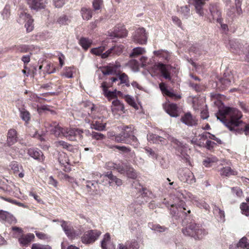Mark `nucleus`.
Instances as JSON below:
<instances>
[{
  "label": "nucleus",
  "mask_w": 249,
  "mask_h": 249,
  "mask_svg": "<svg viewBox=\"0 0 249 249\" xmlns=\"http://www.w3.org/2000/svg\"><path fill=\"white\" fill-rule=\"evenodd\" d=\"M147 140L153 143H160L162 145L166 144L167 142L165 138L154 134L147 135Z\"/></svg>",
  "instance_id": "21"
},
{
  "label": "nucleus",
  "mask_w": 249,
  "mask_h": 249,
  "mask_svg": "<svg viewBox=\"0 0 249 249\" xmlns=\"http://www.w3.org/2000/svg\"><path fill=\"white\" fill-rule=\"evenodd\" d=\"M197 206L200 208H203L206 210H209V206L205 202L201 201L197 203Z\"/></svg>",
  "instance_id": "58"
},
{
  "label": "nucleus",
  "mask_w": 249,
  "mask_h": 249,
  "mask_svg": "<svg viewBox=\"0 0 249 249\" xmlns=\"http://www.w3.org/2000/svg\"><path fill=\"white\" fill-rule=\"evenodd\" d=\"M18 21L21 24L25 22V27L27 32H30L33 30V19L29 14L25 12H21L20 13Z\"/></svg>",
  "instance_id": "9"
},
{
  "label": "nucleus",
  "mask_w": 249,
  "mask_h": 249,
  "mask_svg": "<svg viewBox=\"0 0 249 249\" xmlns=\"http://www.w3.org/2000/svg\"><path fill=\"white\" fill-rule=\"evenodd\" d=\"M180 120L182 123L189 126H195L197 124V120L189 112L186 113L182 116Z\"/></svg>",
  "instance_id": "16"
},
{
  "label": "nucleus",
  "mask_w": 249,
  "mask_h": 249,
  "mask_svg": "<svg viewBox=\"0 0 249 249\" xmlns=\"http://www.w3.org/2000/svg\"><path fill=\"white\" fill-rule=\"evenodd\" d=\"M125 174L128 178L133 179H135L137 177V175L135 171L133 168L130 167L125 166Z\"/></svg>",
  "instance_id": "33"
},
{
  "label": "nucleus",
  "mask_w": 249,
  "mask_h": 249,
  "mask_svg": "<svg viewBox=\"0 0 249 249\" xmlns=\"http://www.w3.org/2000/svg\"><path fill=\"white\" fill-rule=\"evenodd\" d=\"M0 220L3 222L12 223L15 221V217L9 213L0 210Z\"/></svg>",
  "instance_id": "26"
},
{
  "label": "nucleus",
  "mask_w": 249,
  "mask_h": 249,
  "mask_svg": "<svg viewBox=\"0 0 249 249\" xmlns=\"http://www.w3.org/2000/svg\"><path fill=\"white\" fill-rule=\"evenodd\" d=\"M57 181L53 178L52 176H50L48 178V183L50 185H53L54 187H56L57 186Z\"/></svg>",
  "instance_id": "64"
},
{
  "label": "nucleus",
  "mask_w": 249,
  "mask_h": 249,
  "mask_svg": "<svg viewBox=\"0 0 249 249\" xmlns=\"http://www.w3.org/2000/svg\"><path fill=\"white\" fill-rule=\"evenodd\" d=\"M191 143L193 144H196L199 146H204L205 142H203L199 141L197 139H193L191 140Z\"/></svg>",
  "instance_id": "63"
},
{
  "label": "nucleus",
  "mask_w": 249,
  "mask_h": 249,
  "mask_svg": "<svg viewBox=\"0 0 249 249\" xmlns=\"http://www.w3.org/2000/svg\"><path fill=\"white\" fill-rule=\"evenodd\" d=\"M157 66L164 78L166 79L171 80V78L170 73L165 65L159 63L157 64Z\"/></svg>",
  "instance_id": "28"
},
{
  "label": "nucleus",
  "mask_w": 249,
  "mask_h": 249,
  "mask_svg": "<svg viewBox=\"0 0 249 249\" xmlns=\"http://www.w3.org/2000/svg\"><path fill=\"white\" fill-rule=\"evenodd\" d=\"M102 249H115L114 245L110 242V236L109 233L104 235V238L101 242Z\"/></svg>",
  "instance_id": "24"
},
{
  "label": "nucleus",
  "mask_w": 249,
  "mask_h": 249,
  "mask_svg": "<svg viewBox=\"0 0 249 249\" xmlns=\"http://www.w3.org/2000/svg\"><path fill=\"white\" fill-rule=\"evenodd\" d=\"M20 117L21 119L26 122L29 121L30 119V114L27 110L24 108L19 109Z\"/></svg>",
  "instance_id": "34"
},
{
  "label": "nucleus",
  "mask_w": 249,
  "mask_h": 249,
  "mask_svg": "<svg viewBox=\"0 0 249 249\" xmlns=\"http://www.w3.org/2000/svg\"><path fill=\"white\" fill-rule=\"evenodd\" d=\"M183 192L185 193V191L182 190L177 191L174 203L171 205L170 213L176 219L182 218L186 215L187 213H191L190 209L188 208L183 201V199L186 198Z\"/></svg>",
  "instance_id": "2"
},
{
  "label": "nucleus",
  "mask_w": 249,
  "mask_h": 249,
  "mask_svg": "<svg viewBox=\"0 0 249 249\" xmlns=\"http://www.w3.org/2000/svg\"><path fill=\"white\" fill-rule=\"evenodd\" d=\"M44 126L47 129V131H50L56 137H61L63 136V131L64 129L56 124V123L50 124L49 122H45Z\"/></svg>",
  "instance_id": "13"
},
{
  "label": "nucleus",
  "mask_w": 249,
  "mask_h": 249,
  "mask_svg": "<svg viewBox=\"0 0 249 249\" xmlns=\"http://www.w3.org/2000/svg\"><path fill=\"white\" fill-rule=\"evenodd\" d=\"M105 47L100 46L98 48L92 49L90 51V52L96 55H101L102 56V53L105 51Z\"/></svg>",
  "instance_id": "46"
},
{
  "label": "nucleus",
  "mask_w": 249,
  "mask_h": 249,
  "mask_svg": "<svg viewBox=\"0 0 249 249\" xmlns=\"http://www.w3.org/2000/svg\"><path fill=\"white\" fill-rule=\"evenodd\" d=\"M58 160L60 164L65 165L69 164V159L65 153L60 154L58 157Z\"/></svg>",
  "instance_id": "48"
},
{
  "label": "nucleus",
  "mask_w": 249,
  "mask_h": 249,
  "mask_svg": "<svg viewBox=\"0 0 249 249\" xmlns=\"http://www.w3.org/2000/svg\"><path fill=\"white\" fill-rule=\"evenodd\" d=\"M31 249H52V248L48 245L34 243L32 245Z\"/></svg>",
  "instance_id": "50"
},
{
  "label": "nucleus",
  "mask_w": 249,
  "mask_h": 249,
  "mask_svg": "<svg viewBox=\"0 0 249 249\" xmlns=\"http://www.w3.org/2000/svg\"><path fill=\"white\" fill-rule=\"evenodd\" d=\"M196 235H194L193 237L195 239H201L203 236L207 234V231L203 228L201 226H198L196 231Z\"/></svg>",
  "instance_id": "31"
},
{
  "label": "nucleus",
  "mask_w": 249,
  "mask_h": 249,
  "mask_svg": "<svg viewBox=\"0 0 249 249\" xmlns=\"http://www.w3.org/2000/svg\"><path fill=\"white\" fill-rule=\"evenodd\" d=\"M81 13L84 19L89 20L92 17V12L91 10L87 8H82Z\"/></svg>",
  "instance_id": "32"
},
{
  "label": "nucleus",
  "mask_w": 249,
  "mask_h": 249,
  "mask_svg": "<svg viewBox=\"0 0 249 249\" xmlns=\"http://www.w3.org/2000/svg\"><path fill=\"white\" fill-rule=\"evenodd\" d=\"M134 133V127L133 125H130L129 126H125V143H129L134 147H136L138 146V142Z\"/></svg>",
  "instance_id": "10"
},
{
  "label": "nucleus",
  "mask_w": 249,
  "mask_h": 249,
  "mask_svg": "<svg viewBox=\"0 0 249 249\" xmlns=\"http://www.w3.org/2000/svg\"><path fill=\"white\" fill-rule=\"evenodd\" d=\"M178 11L184 17L188 16L190 14V8L188 5H184L180 7Z\"/></svg>",
  "instance_id": "47"
},
{
  "label": "nucleus",
  "mask_w": 249,
  "mask_h": 249,
  "mask_svg": "<svg viewBox=\"0 0 249 249\" xmlns=\"http://www.w3.org/2000/svg\"><path fill=\"white\" fill-rule=\"evenodd\" d=\"M98 108L94 105L91 107V114L87 112H80L79 113V120L84 121L87 124H90V128L98 131L105 130L106 124H103L100 121L95 120L97 119H100L102 117L96 115L98 112Z\"/></svg>",
  "instance_id": "3"
},
{
  "label": "nucleus",
  "mask_w": 249,
  "mask_h": 249,
  "mask_svg": "<svg viewBox=\"0 0 249 249\" xmlns=\"http://www.w3.org/2000/svg\"><path fill=\"white\" fill-rule=\"evenodd\" d=\"M149 227L153 231L159 232H162L165 231L166 228L162 227L158 224H154L153 223H149Z\"/></svg>",
  "instance_id": "44"
},
{
  "label": "nucleus",
  "mask_w": 249,
  "mask_h": 249,
  "mask_svg": "<svg viewBox=\"0 0 249 249\" xmlns=\"http://www.w3.org/2000/svg\"><path fill=\"white\" fill-rule=\"evenodd\" d=\"M232 78L233 77L231 75H229L228 77L225 75L219 79L218 85L222 90H224L231 86V82H233Z\"/></svg>",
  "instance_id": "20"
},
{
  "label": "nucleus",
  "mask_w": 249,
  "mask_h": 249,
  "mask_svg": "<svg viewBox=\"0 0 249 249\" xmlns=\"http://www.w3.org/2000/svg\"><path fill=\"white\" fill-rule=\"evenodd\" d=\"M134 41L139 44H145L147 42V36L145 30L143 28L137 29L133 36Z\"/></svg>",
  "instance_id": "11"
},
{
  "label": "nucleus",
  "mask_w": 249,
  "mask_h": 249,
  "mask_svg": "<svg viewBox=\"0 0 249 249\" xmlns=\"http://www.w3.org/2000/svg\"><path fill=\"white\" fill-rule=\"evenodd\" d=\"M12 230L13 231V236L15 238H18V239L23 234V230L20 228L17 227H12Z\"/></svg>",
  "instance_id": "43"
},
{
  "label": "nucleus",
  "mask_w": 249,
  "mask_h": 249,
  "mask_svg": "<svg viewBox=\"0 0 249 249\" xmlns=\"http://www.w3.org/2000/svg\"><path fill=\"white\" fill-rule=\"evenodd\" d=\"M35 238V235L33 233L23 234L19 238L18 241L22 246H26Z\"/></svg>",
  "instance_id": "25"
},
{
  "label": "nucleus",
  "mask_w": 249,
  "mask_h": 249,
  "mask_svg": "<svg viewBox=\"0 0 249 249\" xmlns=\"http://www.w3.org/2000/svg\"><path fill=\"white\" fill-rule=\"evenodd\" d=\"M169 139L173 143L175 144L174 146L178 153L180 154L179 156L186 162H188L189 164L190 165V157L186 152L188 147L186 145H183L182 143L173 137H170Z\"/></svg>",
  "instance_id": "6"
},
{
  "label": "nucleus",
  "mask_w": 249,
  "mask_h": 249,
  "mask_svg": "<svg viewBox=\"0 0 249 249\" xmlns=\"http://www.w3.org/2000/svg\"><path fill=\"white\" fill-rule=\"evenodd\" d=\"M70 20L65 15L60 16L57 20V22L60 25L68 24V23H70Z\"/></svg>",
  "instance_id": "45"
},
{
  "label": "nucleus",
  "mask_w": 249,
  "mask_h": 249,
  "mask_svg": "<svg viewBox=\"0 0 249 249\" xmlns=\"http://www.w3.org/2000/svg\"><path fill=\"white\" fill-rule=\"evenodd\" d=\"M18 141L17 131L13 128L8 130L7 134L6 144L10 146L15 144Z\"/></svg>",
  "instance_id": "15"
},
{
  "label": "nucleus",
  "mask_w": 249,
  "mask_h": 249,
  "mask_svg": "<svg viewBox=\"0 0 249 249\" xmlns=\"http://www.w3.org/2000/svg\"><path fill=\"white\" fill-rule=\"evenodd\" d=\"M207 134H208V132H205L203 133L202 134L199 135V136H198L199 141L203 142H204L205 141L208 140L207 139H208V136Z\"/></svg>",
  "instance_id": "61"
},
{
  "label": "nucleus",
  "mask_w": 249,
  "mask_h": 249,
  "mask_svg": "<svg viewBox=\"0 0 249 249\" xmlns=\"http://www.w3.org/2000/svg\"><path fill=\"white\" fill-rule=\"evenodd\" d=\"M91 137L96 140H101L105 139V136L102 133L92 131L91 132Z\"/></svg>",
  "instance_id": "54"
},
{
  "label": "nucleus",
  "mask_w": 249,
  "mask_h": 249,
  "mask_svg": "<svg viewBox=\"0 0 249 249\" xmlns=\"http://www.w3.org/2000/svg\"><path fill=\"white\" fill-rule=\"evenodd\" d=\"M216 118L222 122L231 131L236 134L244 132L249 136V123L244 124L240 120L242 115L238 109L230 107H224L219 110L216 114Z\"/></svg>",
  "instance_id": "1"
},
{
  "label": "nucleus",
  "mask_w": 249,
  "mask_h": 249,
  "mask_svg": "<svg viewBox=\"0 0 249 249\" xmlns=\"http://www.w3.org/2000/svg\"><path fill=\"white\" fill-rule=\"evenodd\" d=\"M131 162L134 161L135 159V154L134 151H131L129 148L125 147V157Z\"/></svg>",
  "instance_id": "42"
},
{
  "label": "nucleus",
  "mask_w": 249,
  "mask_h": 249,
  "mask_svg": "<svg viewBox=\"0 0 249 249\" xmlns=\"http://www.w3.org/2000/svg\"><path fill=\"white\" fill-rule=\"evenodd\" d=\"M75 128H64L63 131V136L70 141H76L75 139Z\"/></svg>",
  "instance_id": "27"
},
{
  "label": "nucleus",
  "mask_w": 249,
  "mask_h": 249,
  "mask_svg": "<svg viewBox=\"0 0 249 249\" xmlns=\"http://www.w3.org/2000/svg\"><path fill=\"white\" fill-rule=\"evenodd\" d=\"M248 239L246 237L241 238L239 241L237 246L243 249H249V243L248 242Z\"/></svg>",
  "instance_id": "37"
},
{
  "label": "nucleus",
  "mask_w": 249,
  "mask_h": 249,
  "mask_svg": "<svg viewBox=\"0 0 249 249\" xmlns=\"http://www.w3.org/2000/svg\"><path fill=\"white\" fill-rule=\"evenodd\" d=\"M79 43L84 49L87 50L91 44L92 41L88 38L83 37L80 39Z\"/></svg>",
  "instance_id": "35"
},
{
  "label": "nucleus",
  "mask_w": 249,
  "mask_h": 249,
  "mask_svg": "<svg viewBox=\"0 0 249 249\" xmlns=\"http://www.w3.org/2000/svg\"><path fill=\"white\" fill-rule=\"evenodd\" d=\"M132 187L139 190V194H140L138 196L135 201L139 205L148 201L149 197L151 195V192L149 191L146 188H143L140 184L138 181L135 180L133 181L132 184Z\"/></svg>",
  "instance_id": "5"
},
{
  "label": "nucleus",
  "mask_w": 249,
  "mask_h": 249,
  "mask_svg": "<svg viewBox=\"0 0 249 249\" xmlns=\"http://www.w3.org/2000/svg\"><path fill=\"white\" fill-rule=\"evenodd\" d=\"M217 158L215 157H210L206 158L203 161V165L206 167H210L212 163L216 162Z\"/></svg>",
  "instance_id": "39"
},
{
  "label": "nucleus",
  "mask_w": 249,
  "mask_h": 249,
  "mask_svg": "<svg viewBox=\"0 0 249 249\" xmlns=\"http://www.w3.org/2000/svg\"><path fill=\"white\" fill-rule=\"evenodd\" d=\"M209 11L213 20H216L218 23H221L222 20L221 18V12L216 4H211Z\"/></svg>",
  "instance_id": "14"
},
{
  "label": "nucleus",
  "mask_w": 249,
  "mask_h": 249,
  "mask_svg": "<svg viewBox=\"0 0 249 249\" xmlns=\"http://www.w3.org/2000/svg\"><path fill=\"white\" fill-rule=\"evenodd\" d=\"M242 213L246 216L249 215V207L246 203H242L240 205Z\"/></svg>",
  "instance_id": "51"
},
{
  "label": "nucleus",
  "mask_w": 249,
  "mask_h": 249,
  "mask_svg": "<svg viewBox=\"0 0 249 249\" xmlns=\"http://www.w3.org/2000/svg\"><path fill=\"white\" fill-rule=\"evenodd\" d=\"M231 192L233 195H235L237 197H240L243 195L242 190L239 187H232L231 188Z\"/></svg>",
  "instance_id": "53"
},
{
  "label": "nucleus",
  "mask_w": 249,
  "mask_h": 249,
  "mask_svg": "<svg viewBox=\"0 0 249 249\" xmlns=\"http://www.w3.org/2000/svg\"><path fill=\"white\" fill-rule=\"evenodd\" d=\"M160 88L162 93L172 98L175 99H178L181 98V96L179 95L175 94L172 90H168L165 86V84L163 83H161L159 84Z\"/></svg>",
  "instance_id": "23"
},
{
  "label": "nucleus",
  "mask_w": 249,
  "mask_h": 249,
  "mask_svg": "<svg viewBox=\"0 0 249 249\" xmlns=\"http://www.w3.org/2000/svg\"><path fill=\"white\" fill-rule=\"evenodd\" d=\"M127 65L131 68L133 71H137L139 70L140 64L138 61L132 59L129 61Z\"/></svg>",
  "instance_id": "38"
},
{
  "label": "nucleus",
  "mask_w": 249,
  "mask_h": 249,
  "mask_svg": "<svg viewBox=\"0 0 249 249\" xmlns=\"http://www.w3.org/2000/svg\"><path fill=\"white\" fill-rule=\"evenodd\" d=\"M166 112L171 117H177L178 116V107L175 104H169L165 107Z\"/></svg>",
  "instance_id": "22"
},
{
  "label": "nucleus",
  "mask_w": 249,
  "mask_h": 249,
  "mask_svg": "<svg viewBox=\"0 0 249 249\" xmlns=\"http://www.w3.org/2000/svg\"><path fill=\"white\" fill-rule=\"evenodd\" d=\"M229 43L232 52L238 53L239 55L245 54L246 57V60L249 61V45H248L245 50H244V47L238 41L231 40Z\"/></svg>",
  "instance_id": "7"
},
{
  "label": "nucleus",
  "mask_w": 249,
  "mask_h": 249,
  "mask_svg": "<svg viewBox=\"0 0 249 249\" xmlns=\"http://www.w3.org/2000/svg\"><path fill=\"white\" fill-rule=\"evenodd\" d=\"M62 75L68 78H72L73 77V73L71 68L66 69L65 72L63 73Z\"/></svg>",
  "instance_id": "59"
},
{
  "label": "nucleus",
  "mask_w": 249,
  "mask_h": 249,
  "mask_svg": "<svg viewBox=\"0 0 249 249\" xmlns=\"http://www.w3.org/2000/svg\"><path fill=\"white\" fill-rule=\"evenodd\" d=\"M119 67L117 65L111 66H108L107 67H100L99 69L105 75H117V77H112L111 80L112 83L115 82L118 80L120 81V83L123 84L124 83V73L120 74V71L118 69Z\"/></svg>",
  "instance_id": "4"
},
{
  "label": "nucleus",
  "mask_w": 249,
  "mask_h": 249,
  "mask_svg": "<svg viewBox=\"0 0 249 249\" xmlns=\"http://www.w3.org/2000/svg\"><path fill=\"white\" fill-rule=\"evenodd\" d=\"M103 4L102 0H94L92 4L95 10H99Z\"/></svg>",
  "instance_id": "57"
},
{
  "label": "nucleus",
  "mask_w": 249,
  "mask_h": 249,
  "mask_svg": "<svg viewBox=\"0 0 249 249\" xmlns=\"http://www.w3.org/2000/svg\"><path fill=\"white\" fill-rule=\"evenodd\" d=\"M11 170L13 171L14 173H17L19 171L20 169H22V167L19 166L17 161H13L10 164Z\"/></svg>",
  "instance_id": "49"
},
{
  "label": "nucleus",
  "mask_w": 249,
  "mask_h": 249,
  "mask_svg": "<svg viewBox=\"0 0 249 249\" xmlns=\"http://www.w3.org/2000/svg\"><path fill=\"white\" fill-rule=\"evenodd\" d=\"M28 154L35 159L39 160H43V156L42 152L37 149H30L28 150Z\"/></svg>",
  "instance_id": "29"
},
{
  "label": "nucleus",
  "mask_w": 249,
  "mask_h": 249,
  "mask_svg": "<svg viewBox=\"0 0 249 249\" xmlns=\"http://www.w3.org/2000/svg\"><path fill=\"white\" fill-rule=\"evenodd\" d=\"M218 172L222 177H229L231 176H236L238 174L237 171L231 169L229 165H223Z\"/></svg>",
  "instance_id": "17"
},
{
  "label": "nucleus",
  "mask_w": 249,
  "mask_h": 249,
  "mask_svg": "<svg viewBox=\"0 0 249 249\" xmlns=\"http://www.w3.org/2000/svg\"><path fill=\"white\" fill-rule=\"evenodd\" d=\"M112 104L116 107V109L117 110H123L124 108V106L119 100L116 99L112 102Z\"/></svg>",
  "instance_id": "56"
},
{
  "label": "nucleus",
  "mask_w": 249,
  "mask_h": 249,
  "mask_svg": "<svg viewBox=\"0 0 249 249\" xmlns=\"http://www.w3.org/2000/svg\"><path fill=\"white\" fill-rule=\"evenodd\" d=\"M30 8L37 10L44 8L47 3V0H27Z\"/></svg>",
  "instance_id": "19"
},
{
  "label": "nucleus",
  "mask_w": 249,
  "mask_h": 249,
  "mask_svg": "<svg viewBox=\"0 0 249 249\" xmlns=\"http://www.w3.org/2000/svg\"><path fill=\"white\" fill-rule=\"evenodd\" d=\"M75 139L78 138L79 140H81L84 138L83 133L84 130L80 128H75Z\"/></svg>",
  "instance_id": "52"
},
{
  "label": "nucleus",
  "mask_w": 249,
  "mask_h": 249,
  "mask_svg": "<svg viewBox=\"0 0 249 249\" xmlns=\"http://www.w3.org/2000/svg\"><path fill=\"white\" fill-rule=\"evenodd\" d=\"M178 178L181 181L187 182L191 184L196 182V178L193 173L187 168L179 169Z\"/></svg>",
  "instance_id": "8"
},
{
  "label": "nucleus",
  "mask_w": 249,
  "mask_h": 249,
  "mask_svg": "<svg viewBox=\"0 0 249 249\" xmlns=\"http://www.w3.org/2000/svg\"><path fill=\"white\" fill-rule=\"evenodd\" d=\"M101 234V232L97 230H91L85 233L81 238L85 244H90L94 242Z\"/></svg>",
  "instance_id": "12"
},
{
  "label": "nucleus",
  "mask_w": 249,
  "mask_h": 249,
  "mask_svg": "<svg viewBox=\"0 0 249 249\" xmlns=\"http://www.w3.org/2000/svg\"><path fill=\"white\" fill-rule=\"evenodd\" d=\"M146 53L145 49L142 47H135L133 48L129 54V57L135 58L139 55H142Z\"/></svg>",
  "instance_id": "30"
},
{
  "label": "nucleus",
  "mask_w": 249,
  "mask_h": 249,
  "mask_svg": "<svg viewBox=\"0 0 249 249\" xmlns=\"http://www.w3.org/2000/svg\"><path fill=\"white\" fill-rule=\"evenodd\" d=\"M145 152L149 156L151 157L153 159H157L158 158V155L155 153V152L149 147H145L144 148Z\"/></svg>",
  "instance_id": "55"
},
{
  "label": "nucleus",
  "mask_w": 249,
  "mask_h": 249,
  "mask_svg": "<svg viewBox=\"0 0 249 249\" xmlns=\"http://www.w3.org/2000/svg\"><path fill=\"white\" fill-rule=\"evenodd\" d=\"M66 0H53V3L56 7H61L65 3Z\"/></svg>",
  "instance_id": "60"
},
{
  "label": "nucleus",
  "mask_w": 249,
  "mask_h": 249,
  "mask_svg": "<svg viewBox=\"0 0 249 249\" xmlns=\"http://www.w3.org/2000/svg\"><path fill=\"white\" fill-rule=\"evenodd\" d=\"M160 164L161 168L163 169H167L169 166L168 162L163 158H161L160 161Z\"/></svg>",
  "instance_id": "62"
},
{
  "label": "nucleus",
  "mask_w": 249,
  "mask_h": 249,
  "mask_svg": "<svg viewBox=\"0 0 249 249\" xmlns=\"http://www.w3.org/2000/svg\"><path fill=\"white\" fill-rule=\"evenodd\" d=\"M61 226L64 231L65 233L68 235V236H70L71 234V227L70 224H68V223L65 221H62L61 223Z\"/></svg>",
  "instance_id": "41"
},
{
  "label": "nucleus",
  "mask_w": 249,
  "mask_h": 249,
  "mask_svg": "<svg viewBox=\"0 0 249 249\" xmlns=\"http://www.w3.org/2000/svg\"><path fill=\"white\" fill-rule=\"evenodd\" d=\"M198 226V225L191 222L185 228L182 229V232L185 235L193 237L194 235H196V231Z\"/></svg>",
  "instance_id": "18"
},
{
  "label": "nucleus",
  "mask_w": 249,
  "mask_h": 249,
  "mask_svg": "<svg viewBox=\"0 0 249 249\" xmlns=\"http://www.w3.org/2000/svg\"><path fill=\"white\" fill-rule=\"evenodd\" d=\"M55 144L57 147H62L67 150H70L72 147L71 144L63 141H57L55 142Z\"/></svg>",
  "instance_id": "36"
},
{
  "label": "nucleus",
  "mask_w": 249,
  "mask_h": 249,
  "mask_svg": "<svg viewBox=\"0 0 249 249\" xmlns=\"http://www.w3.org/2000/svg\"><path fill=\"white\" fill-rule=\"evenodd\" d=\"M125 101L135 109H138V106L133 97L128 95H125Z\"/></svg>",
  "instance_id": "40"
}]
</instances>
